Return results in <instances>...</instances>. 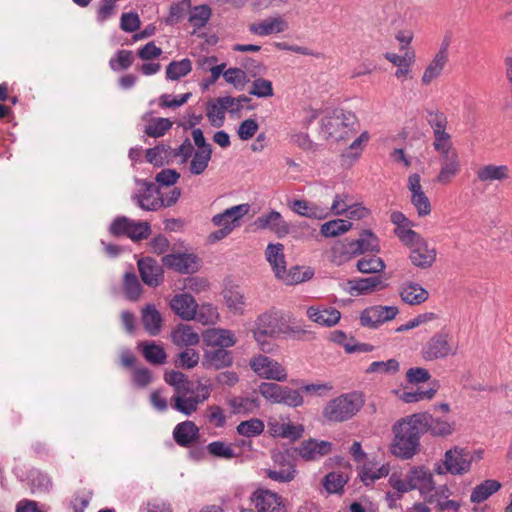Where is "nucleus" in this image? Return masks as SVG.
<instances>
[{
	"label": "nucleus",
	"instance_id": "50",
	"mask_svg": "<svg viewBox=\"0 0 512 512\" xmlns=\"http://www.w3.org/2000/svg\"><path fill=\"white\" fill-rule=\"evenodd\" d=\"M439 382L434 381L431 383V387L427 390H416L412 392L405 391L400 395V399L405 403H414L422 400L432 399L439 389Z\"/></svg>",
	"mask_w": 512,
	"mask_h": 512
},
{
	"label": "nucleus",
	"instance_id": "17",
	"mask_svg": "<svg viewBox=\"0 0 512 512\" xmlns=\"http://www.w3.org/2000/svg\"><path fill=\"white\" fill-rule=\"evenodd\" d=\"M250 500L257 512H287L282 497L267 489H257Z\"/></svg>",
	"mask_w": 512,
	"mask_h": 512
},
{
	"label": "nucleus",
	"instance_id": "20",
	"mask_svg": "<svg viewBox=\"0 0 512 512\" xmlns=\"http://www.w3.org/2000/svg\"><path fill=\"white\" fill-rule=\"evenodd\" d=\"M294 332V333H307L305 330L301 329H293L287 328L285 332ZM284 332L278 325V313L274 311H269L260 315L257 319V328L254 331V338L256 341H260V336H275Z\"/></svg>",
	"mask_w": 512,
	"mask_h": 512
},
{
	"label": "nucleus",
	"instance_id": "59",
	"mask_svg": "<svg viewBox=\"0 0 512 512\" xmlns=\"http://www.w3.org/2000/svg\"><path fill=\"white\" fill-rule=\"evenodd\" d=\"M219 314L217 308L212 304H197V316L194 320H197L203 325H212L217 322Z\"/></svg>",
	"mask_w": 512,
	"mask_h": 512
},
{
	"label": "nucleus",
	"instance_id": "11",
	"mask_svg": "<svg viewBox=\"0 0 512 512\" xmlns=\"http://www.w3.org/2000/svg\"><path fill=\"white\" fill-rule=\"evenodd\" d=\"M250 367L263 379L284 382L288 377L286 369L279 362L265 355L254 356L250 360Z\"/></svg>",
	"mask_w": 512,
	"mask_h": 512
},
{
	"label": "nucleus",
	"instance_id": "58",
	"mask_svg": "<svg viewBox=\"0 0 512 512\" xmlns=\"http://www.w3.org/2000/svg\"><path fill=\"white\" fill-rule=\"evenodd\" d=\"M399 370V362L396 359L372 362L365 372L367 374H395Z\"/></svg>",
	"mask_w": 512,
	"mask_h": 512
},
{
	"label": "nucleus",
	"instance_id": "9",
	"mask_svg": "<svg viewBox=\"0 0 512 512\" xmlns=\"http://www.w3.org/2000/svg\"><path fill=\"white\" fill-rule=\"evenodd\" d=\"M139 187L131 196L132 201L142 210L157 211L163 208L161 191L154 183L147 180H136Z\"/></svg>",
	"mask_w": 512,
	"mask_h": 512
},
{
	"label": "nucleus",
	"instance_id": "63",
	"mask_svg": "<svg viewBox=\"0 0 512 512\" xmlns=\"http://www.w3.org/2000/svg\"><path fill=\"white\" fill-rule=\"evenodd\" d=\"M206 448L208 453L216 458L232 459L237 456L231 445L223 441H213Z\"/></svg>",
	"mask_w": 512,
	"mask_h": 512
},
{
	"label": "nucleus",
	"instance_id": "26",
	"mask_svg": "<svg viewBox=\"0 0 512 512\" xmlns=\"http://www.w3.org/2000/svg\"><path fill=\"white\" fill-rule=\"evenodd\" d=\"M398 294L401 301L410 306L421 305L429 298V292L422 285L410 280L400 284Z\"/></svg>",
	"mask_w": 512,
	"mask_h": 512
},
{
	"label": "nucleus",
	"instance_id": "53",
	"mask_svg": "<svg viewBox=\"0 0 512 512\" xmlns=\"http://www.w3.org/2000/svg\"><path fill=\"white\" fill-rule=\"evenodd\" d=\"M165 382L174 388V393L193 387V383L180 371H169L164 374Z\"/></svg>",
	"mask_w": 512,
	"mask_h": 512
},
{
	"label": "nucleus",
	"instance_id": "47",
	"mask_svg": "<svg viewBox=\"0 0 512 512\" xmlns=\"http://www.w3.org/2000/svg\"><path fill=\"white\" fill-rule=\"evenodd\" d=\"M352 228V223L344 219H334L321 225L320 232L326 238L337 237Z\"/></svg>",
	"mask_w": 512,
	"mask_h": 512
},
{
	"label": "nucleus",
	"instance_id": "54",
	"mask_svg": "<svg viewBox=\"0 0 512 512\" xmlns=\"http://www.w3.org/2000/svg\"><path fill=\"white\" fill-rule=\"evenodd\" d=\"M356 267L361 273L377 274L385 269V263L380 257H363L357 261Z\"/></svg>",
	"mask_w": 512,
	"mask_h": 512
},
{
	"label": "nucleus",
	"instance_id": "48",
	"mask_svg": "<svg viewBox=\"0 0 512 512\" xmlns=\"http://www.w3.org/2000/svg\"><path fill=\"white\" fill-rule=\"evenodd\" d=\"M265 430L264 422L259 418H251L240 422L236 431L239 435L247 438H253L261 435Z\"/></svg>",
	"mask_w": 512,
	"mask_h": 512
},
{
	"label": "nucleus",
	"instance_id": "23",
	"mask_svg": "<svg viewBox=\"0 0 512 512\" xmlns=\"http://www.w3.org/2000/svg\"><path fill=\"white\" fill-rule=\"evenodd\" d=\"M287 20L281 15H275L264 18L249 26V31L257 36H269L272 34L283 33L288 29Z\"/></svg>",
	"mask_w": 512,
	"mask_h": 512
},
{
	"label": "nucleus",
	"instance_id": "3",
	"mask_svg": "<svg viewBox=\"0 0 512 512\" xmlns=\"http://www.w3.org/2000/svg\"><path fill=\"white\" fill-rule=\"evenodd\" d=\"M400 241L409 249L411 263L420 269H428L437 259V250L416 231H401Z\"/></svg>",
	"mask_w": 512,
	"mask_h": 512
},
{
	"label": "nucleus",
	"instance_id": "1",
	"mask_svg": "<svg viewBox=\"0 0 512 512\" xmlns=\"http://www.w3.org/2000/svg\"><path fill=\"white\" fill-rule=\"evenodd\" d=\"M427 417L424 415H409L398 420L392 427L394 438L390 452L402 460L412 459L420 450V438L425 434Z\"/></svg>",
	"mask_w": 512,
	"mask_h": 512
},
{
	"label": "nucleus",
	"instance_id": "60",
	"mask_svg": "<svg viewBox=\"0 0 512 512\" xmlns=\"http://www.w3.org/2000/svg\"><path fill=\"white\" fill-rule=\"evenodd\" d=\"M249 94L258 98H269L274 95L272 82L259 77L252 81Z\"/></svg>",
	"mask_w": 512,
	"mask_h": 512
},
{
	"label": "nucleus",
	"instance_id": "57",
	"mask_svg": "<svg viewBox=\"0 0 512 512\" xmlns=\"http://www.w3.org/2000/svg\"><path fill=\"white\" fill-rule=\"evenodd\" d=\"M173 123L168 118H155L145 128V133L153 138H159L166 134L172 127Z\"/></svg>",
	"mask_w": 512,
	"mask_h": 512
},
{
	"label": "nucleus",
	"instance_id": "21",
	"mask_svg": "<svg viewBox=\"0 0 512 512\" xmlns=\"http://www.w3.org/2000/svg\"><path fill=\"white\" fill-rule=\"evenodd\" d=\"M332 450V443L324 440L310 438L303 441L295 452L305 461H316L329 454Z\"/></svg>",
	"mask_w": 512,
	"mask_h": 512
},
{
	"label": "nucleus",
	"instance_id": "16",
	"mask_svg": "<svg viewBox=\"0 0 512 512\" xmlns=\"http://www.w3.org/2000/svg\"><path fill=\"white\" fill-rule=\"evenodd\" d=\"M250 204L243 203L232 206L225 209L223 212L214 215L211 222L214 226L228 229V232H232L236 227L240 225V222L244 216L250 211Z\"/></svg>",
	"mask_w": 512,
	"mask_h": 512
},
{
	"label": "nucleus",
	"instance_id": "31",
	"mask_svg": "<svg viewBox=\"0 0 512 512\" xmlns=\"http://www.w3.org/2000/svg\"><path fill=\"white\" fill-rule=\"evenodd\" d=\"M199 436V428L193 421L186 420L178 423L173 430L175 442L182 447L191 446Z\"/></svg>",
	"mask_w": 512,
	"mask_h": 512
},
{
	"label": "nucleus",
	"instance_id": "30",
	"mask_svg": "<svg viewBox=\"0 0 512 512\" xmlns=\"http://www.w3.org/2000/svg\"><path fill=\"white\" fill-rule=\"evenodd\" d=\"M477 180L491 184L494 181L504 182L510 178V168L507 165L486 164L476 171Z\"/></svg>",
	"mask_w": 512,
	"mask_h": 512
},
{
	"label": "nucleus",
	"instance_id": "37",
	"mask_svg": "<svg viewBox=\"0 0 512 512\" xmlns=\"http://www.w3.org/2000/svg\"><path fill=\"white\" fill-rule=\"evenodd\" d=\"M162 321V316L154 305L148 304L143 308L142 323L149 335L156 336L160 333Z\"/></svg>",
	"mask_w": 512,
	"mask_h": 512
},
{
	"label": "nucleus",
	"instance_id": "2",
	"mask_svg": "<svg viewBox=\"0 0 512 512\" xmlns=\"http://www.w3.org/2000/svg\"><path fill=\"white\" fill-rule=\"evenodd\" d=\"M362 393L354 391L330 400L323 408V417L329 422H345L353 418L364 405Z\"/></svg>",
	"mask_w": 512,
	"mask_h": 512
},
{
	"label": "nucleus",
	"instance_id": "25",
	"mask_svg": "<svg viewBox=\"0 0 512 512\" xmlns=\"http://www.w3.org/2000/svg\"><path fill=\"white\" fill-rule=\"evenodd\" d=\"M307 317L314 323L323 327L335 326L341 319L338 309L325 305H313L306 310Z\"/></svg>",
	"mask_w": 512,
	"mask_h": 512
},
{
	"label": "nucleus",
	"instance_id": "44",
	"mask_svg": "<svg viewBox=\"0 0 512 512\" xmlns=\"http://www.w3.org/2000/svg\"><path fill=\"white\" fill-rule=\"evenodd\" d=\"M234 414H250L260 407L257 397H234L228 401Z\"/></svg>",
	"mask_w": 512,
	"mask_h": 512
},
{
	"label": "nucleus",
	"instance_id": "42",
	"mask_svg": "<svg viewBox=\"0 0 512 512\" xmlns=\"http://www.w3.org/2000/svg\"><path fill=\"white\" fill-rule=\"evenodd\" d=\"M501 488L497 480L488 479L478 484L472 491L470 500L472 503H481L487 500L492 494Z\"/></svg>",
	"mask_w": 512,
	"mask_h": 512
},
{
	"label": "nucleus",
	"instance_id": "14",
	"mask_svg": "<svg viewBox=\"0 0 512 512\" xmlns=\"http://www.w3.org/2000/svg\"><path fill=\"white\" fill-rule=\"evenodd\" d=\"M399 313L397 306L375 305L364 309L360 314V322L364 327L377 328L379 325L393 320Z\"/></svg>",
	"mask_w": 512,
	"mask_h": 512
},
{
	"label": "nucleus",
	"instance_id": "6",
	"mask_svg": "<svg viewBox=\"0 0 512 512\" xmlns=\"http://www.w3.org/2000/svg\"><path fill=\"white\" fill-rule=\"evenodd\" d=\"M211 389L208 385L200 384L197 387V393L194 388L190 387L183 391L174 393L171 406L177 412L190 416L197 411L199 404L203 403L210 397Z\"/></svg>",
	"mask_w": 512,
	"mask_h": 512
},
{
	"label": "nucleus",
	"instance_id": "39",
	"mask_svg": "<svg viewBox=\"0 0 512 512\" xmlns=\"http://www.w3.org/2000/svg\"><path fill=\"white\" fill-rule=\"evenodd\" d=\"M415 415H424L427 417L425 425V433L430 432L433 436H448L453 433L455 424L440 418H433L428 413H415Z\"/></svg>",
	"mask_w": 512,
	"mask_h": 512
},
{
	"label": "nucleus",
	"instance_id": "56",
	"mask_svg": "<svg viewBox=\"0 0 512 512\" xmlns=\"http://www.w3.org/2000/svg\"><path fill=\"white\" fill-rule=\"evenodd\" d=\"M123 286L126 297L129 300L136 301L139 299L142 292V288L135 273L126 272L124 274Z\"/></svg>",
	"mask_w": 512,
	"mask_h": 512
},
{
	"label": "nucleus",
	"instance_id": "46",
	"mask_svg": "<svg viewBox=\"0 0 512 512\" xmlns=\"http://www.w3.org/2000/svg\"><path fill=\"white\" fill-rule=\"evenodd\" d=\"M191 70L192 62L188 58H184L179 61H172L166 67V79L170 81H177L188 75Z\"/></svg>",
	"mask_w": 512,
	"mask_h": 512
},
{
	"label": "nucleus",
	"instance_id": "27",
	"mask_svg": "<svg viewBox=\"0 0 512 512\" xmlns=\"http://www.w3.org/2000/svg\"><path fill=\"white\" fill-rule=\"evenodd\" d=\"M170 307L172 311L183 320H194L197 316V302L195 298L188 293L174 295L170 300Z\"/></svg>",
	"mask_w": 512,
	"mask_h": 512
},
{
	"label": "nucleus",
	"instance_id": "41",
	"mask_svg": "<svg viewBox=\"0 0 512 512\" xmlns=\"http://www.w3.org/2000/svg\"><path fill=\"white\" fill-rule=\"evenodd\" d=\"M173 159V151L169 145L160 144L146 150V160L155 167H161Z\"/></svg>",
	"mask_w": 512,
	"mask_h": 512
},
{
	"label": "nucleus",
	"instance_id": "7",
	"mask_svg": "<svg viewBox=\"0 0 512 512\" xmlns=\"http://www.w3.org/2000/svg\"><path fill=\"white\" fill-rule=\"evenodd\" d=\"M109 232L113 236H126L136 242L149 237L151 226L146 221H135L126 216H118L110 224Z\"/></svg>",
	"mask_w": 512,
	"mask_h": 512
},
{
	"label": "nucleus",
	"instance_id": "61",
	"mask_svg": "<svg viewBox=\"0 0 512 512\" xmlns=\"http://www.w3.org/2000/svg\"><path fill=\"white\" fill-rule=\"evenodd\" d=\"M133 53L130 50H118L109 60V66L113 71L126 70L133 64Z\"/></svg>",
	"mask_w": 512,
	"mask_h": 512
},
{
	"label": "nucleus",
	"instance_id": "35",
	"mask_svg": "<svg viewBox=\"0 0 512 512\" xmlns=\"http://www.w3.org/2000/svg\"><path fill=\"white\" fill-rule=\"evenodd\" d=\"M205 340L208 345L224 349L236 344L235 334L231 330L222 328L208 330L205 335Z\"/></svg>",
	"mask_w": 512,
	"mask_h": 512
},
{
	"label": "nucleus",
	"instance_id": "32",
	"mask_svg": "<svg viewBox=\"0 0 512 512\" xmlns=\"http://www.w3.org/2000/svg\"><path fill=\"white\" fill-rule=\"evenodd\" d=\"M171 339L178 347L196 346L200 342L198 333L187 324L177 325L171 332Z\"/></svg>",
	"mask_w": 512,
	"mask_h": 512
},
{
	"label": "nucleus",
	"instance_id": "19",
	"mask_svg": "<svg viewBox=\"0 0 512 512\" xmlns=\"http://www.w3.org/2000/svg\"><path fill=\"white\" fill-rule=\"evenodd\" d=\"M388 284L380 276L349 279L345 291L351 296L367 295L377 290L385 289Z\"/></svg>",
	"mask_w": 512,
	"mask_h": 512
},
{
	"label": "nucleus",
	"instance_id": "24",
	"mask_svg": "<svg viewBox=\"0 0 512 512\" xmlns=\"http://www.w3.org/2000/svg\"><path fill=\"white\" fill-rule=\"evenodd\" d=\"M137 265L141 279L146 285L157 287L163 282L164 270L155 259L145 257L140 259Z\"/></svg>",
	"mask_w": 512,
	"mask_h": 512
},
{
	"label": "nucleus",
	"instance_id": "13",
	"mask_svg": "<svg viewBox=\"0 0 512 512\" xmlns=\"http://www.w3.org/2000/svg\"><path fill=\"white\" fill-rule=\"evenodd\" d=\"M268 432L274 438L298 440L304 433V427L301 424H293L288 417H270L267 422Z\"/></svg>",
	"mask_w": 512,
	"mask_h": 512
},
{
	"label": "nucleus",
	"instance_id": "43",
	"mask_svg": "<svg viewBox=\"0 0 512 512\" xmlns=\"http://www.w3.org/2000/svg\"><path fill=\"white\" fill-rule=\"evenodd\" d=\"M350 250L357 254L376 251L378 250V239L370 230H364L357 240L350 243Z\"/></svg>",
	"mask_w": 512,
	"mask_h": 512
},
{
	"label": "nucleus",
	"instance_id": "52",
	"mask_svg": "<svg viewBox=\"0 0 512 512\" xmlns=\"http://www.w3.org/2000/svg\"><path fill=\"white\" fill-rule=\"evenodd\" d=\"M390 472V466L383 464L380 467H367L365 466L359 476L361 481L366 485H372L376 480L388 476Z\"/></svg>",
	"mask_w": 512,
	"mask_h": 512
},
{
	"label": "nucleus",
	"instance_id": "15",
	"mask_svg": "<svg viewBox=\"0 0 512 512\" xmlns=\"http://www.w3.org/2000/svg\"><path fill=\"white\" fill-rule=\"evenodd\" d=\"M427 122L433 130L434 150L453 145L451 135L446 131L448 125L447 116L443 112L428 111Z\"/></svg>",
	"mask_w": 512,
	"mask_h": 512
},
{
	"label": "nucleus",
	"instance_id": "55",
	"mask_svg": "<svg viewBox=\"0 0 512 512\" xmlns=\"http://www.w3.org/2000/svg\"><path fill=\"white\" fill-rule=\"evenodd\" d=\"M285 386L274 382H263L259 385V393L268 402L280 404V399Z\"/></svg>",
	"mask_w": 512,
	"mask_h": 512
},
{
	"label": "nucleus",
	"instance_id": "12",
	"mask_svg": "<svg viewBox=\"0 0 512 512\" xmlns=\"http://www.w3.org/2000/svg\"><path fill=\"white\" fill-rule=\"evenodd\" d=\"M253 226L256 230H269L280 239L286 237L291 231L290 224L279 211L274 209H270L257 217Z\"/></svg>",
	"mask_w": 512,
	"mask_h": 512
},
{
	"label": "nucleus",
	"instance_id": "45",
	"mask_svg": "<svg viewBox=\"0 0 512 512\" xmlns=\"http://www.w3.org/2000/svg\"><path fill=\"white\" fill-rule=\"evenodd\" d=\"M212 156V148L196 150L189 164V171L192 175H201L207 169Z\"/></svg>",
	"mask_w": 512,
	"mask_h": 512
},
{
	"label": "nucleus",
	"instance_id": "40",
	"mask_svg": "<svg viewBox=\"0 0 512 512\" xmlns=\"http://www.w3.org/2000/svg\"><path fill=\"white\" fill-rule=\"evenodd\" d=\"M314 275V271L311 268H305L294 266L287 270L284 269V273H280L277 279L283 281L287 285H295L310 280Z\"/></svg>",
	"mask_w": 512,
	"mask_h": 512
},
{
	"label": "nucleus",
	"instance_id": "28",
	"mask_svg": "<svg viewBox=\"0 0 512 512\" xmlns=\"http://www.w3.org/2000/svg\"><path fill=\"white\" fill-rule=\"evenodd\" d=\"M162 261L166 267L183 274L193 273L198 269L197 257L193 254H168Z\"/></svg>",
	"mask_w": 512,
	"mask_h": 512
},
{
	"label": "nucleus",
	"instance_id": "8",
	"mask_svg": "<svg viewBox=\"0 0 512 512\" xmlns=\"http://www.w3.org/2000/svg\"><path fill=\"white\" fill-rule=\"evenodd\" d=\"M472 459L470 451L454 447L446 451L443 465H438L435 471L440 475L445 473L462 475L470 470Z\"/></svg>",
	"mask_w": 512,
	"mask_h": 512
},
{
	"label": "nucleus",
	"instance_id": "5",
	"mask_svg": "<svg viewBox=\"0 0 512 512\" xmlns=\"http://www.w3.org/2000/svg\"><path fill=\"white\" fill-rule=\"evenodd\" d=\"M459 345L448 331L435 333L422 347L421 355L426 361L445 359L458 354Z\"/></svg>",
	"mask_w": 512,
	"mask_h": 512
},
{
	"label": "nucleus",
	"instance_id": "10",
	"mask_svg": "<svg viewBox=\"0 0 512 512\" xmlns=\"http://www.w3.org/2000/svg\"><path fill=\"white\" fill-rule=\"evenodd\" d=\"M435 151L439 154L440 164L435 181L441 185H448L461 170L459 155L453 145Z\"/></svg>",
	"mask_w": 512,
	"mask_h": 512
},
{
	"label": "nucleus",
	"instance_id": "22",
	"mask_svg": "<svg viewBox=\"0 0 512 512\" xmlns=\"http://www.w3.org/2000/svg\"><path fill=\"white\" fill-rule=\"evenodd\" d=\"M410 491L418 490L420 494L427 498L435 489L432 473L424 467H413L407 474Z\"/></svg>",
	"mask_w": 512,
	"mask_h": 512
},
{
	"label": "nucleus",
	"instance_id": "38",
	"mask_svg": "<svg viewBox=\"0 0 512 512\" xmlns=\"http://www.w3.org/2000/svg\"><path fill=\"white\" fill-rule=\"evenodd\" d=\"M223 298L228 309L238 315L244 313L246 298L238 287H229L224 289Z\"/></svg>",
	"mask_w": 512,
	"mask_h": 512
},
{
	"label": "nucleus",
	"instance_id": "29",
	"mask_svg": "<svg viewBox=\"0 0 512 512\" xmlns=\"http://www.w3.org/2000/svg\"><path fill=\"white\" fill-rule=\"evenodd\" d=\"M288 206L295 214L306 218L321 220L329 216L327 208L307 200H291L288 201Z\"/></svg>",
	"mask_w": 512,
	"mask_h": 512
},
{
	"label": "nucleus",
	"instance_id": "36",
	"mask_svg": "<svg viewBox=\"0 0 512 512\" xmlns=\"http://www.w3.org/2000/svg\"><path fill=\"white\" fill-rule=\"evenodd\" d=\"M448 63V59L434 54L432 59L425 67L421 76V83L424 86L430 85L433 81L441 77Z\"/></svg>",
	"mask_w": 512,
	"mask_h": 512
},
{
	"label": "nucleus",
	"instance_id": "64",
	"mask_svg": "<svg viewBox=\"0 0 512 512\" xmlns=\"http://www.w3.org/2000/svg\"><path fill=\"white\" fill-rule=\"evenodd\" d=\"M210 16V7L207 5H199L194 7V9L191 11L189 22L193 27L200 29L207 24Z\"/></svg>",
	"mask_w": 512,
	"mask_h": 512
},
{
	"label": "nucleus",
	"instance_id": "18",
	"mask_svg": "<svg viewBox=\"0 0 512 512\" xmlns=\"http://www.w3.org/2000/svg\"><path fill=\"white\" fill-rule=\"evenodd\" d=\"M407 186L411 192V203L415 207L418 216H428L431 213L432 207L429 198L422 188L420 175L417 173L411 174L408 177Z\"/></svg>",
	"mask_w": 512,
	"mask_h": 512
},
{
	"label": "nucleus",
	"instance_id": "62",
	"mask_svg": "<svg viewBox=\"0 0 512 512\" xmlns=\"http://www.w3.org/2000/svg\"><path fill=\"white\" fill-rule=\"evenodd\" d=\"M225 110L220 103L219 98H217L214 102H210L207 105V117L210 124L213 127H221L224 124L225 120Z\"/></svg>",
	"mask_w": 512,
	"mask_h": 512
},
{
	"label": "nucleus",
	"instance_id": "34",
	"mask_svg": "<svg viewBox=\"0 0 512 512\" xmlns=\"http://www.w3.org/2000/svg\"><path fill=\"white\" fill-rule=\"evenodd\" d=\"M232 362L233 358L230 351L224 348H216L205 352L203 366L219 370L229 367Z\"/></svg>",
	"mask_w": 512,
	"mask_h": 512
},
{
	"label": "nucleus",
	"instance_id": "51",
	"mask_svg": "<svg viewBox=\"0 0 512 512\" xmlns=\"http://www.w3.org/2000/svg\"><path fill=\"white\" fill-rule=\"evenodd\" d=\"M266 476L279 483H288L296 476V469L294 464H285L284 467L272 468L265 470Z\"/></svg>",
	"mask_w": 512,
	"mask_h": 512
},
{
	"label": "nucleus",
	"instance_id": "4",
	"mask_svg": "<svg viewBox=\"0 0 512 512\" xmlns=\"http://www.w3.org/2000/svg\"><path fill=\"white\" fill-rule=\"evenodd\" d=\"M356 122L354 113L341 109L334 110L321 120V133L327 140H345L354 132Z\"/></svg>",
	"mask_w": 512,
	"mask_h": 512
},
{
	"label": "nucleus",
	"instance_id": "49",
	"mask_svg": "<svg viewBox=\"0 0 512 512\" xmlns=\"http://www.w3.org/2000/svg\"><path fill=\"white\" fill-rule=\"evenodd\" d=\"M347 476L342 472H330L323 479V486L330 494H339L343 492L347 483Z\"/></svg>",
	"mask_w": 512,
	"mask_h": 512
},
{
	"label": "nucleus",
	"instance_id": "33",
	"mask_svg": "<svg viewBox=\"0 0 512 512\" xmlns=\"http://www.w3.org/2000/svg\"><path fill=\"white\" fill-rule=\"evenodd\" d=\"M265 258L270 264L276 278L286 268L284 245L281 243H269L265 249Z\"/></svg>",
	"mask_w": 512,
	"mask_h": 512
}]
</instances>
